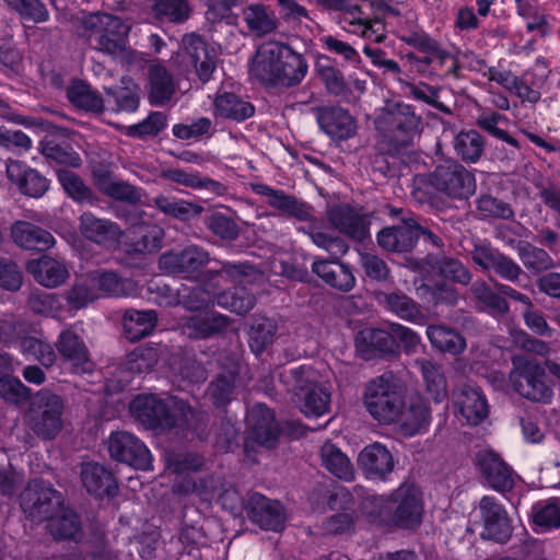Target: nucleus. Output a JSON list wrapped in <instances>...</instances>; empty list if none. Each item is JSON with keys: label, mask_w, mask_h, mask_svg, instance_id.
<instances>
[{"label": "nucleus", "mask_w": 560, "mask_h": 560, "mask_svg": "<svg viewBox=\"0 0 560 560\" xmlns=\"http://www.w3.org/2000/svg\"><path fill=\"white\" fill-rule=\"evenodd\" d=\"M130 412L145 427L165 431L176 427H190L196 411L186 402L172 400L168 407L155 395H139L130 402Z\"/></svg>", "instance_id": "nucleus-1"}, {"label": "nucleus", "mask_w": 560, "mask_h": 560, "mask_svg": "<svg viewBox=\"0 0 560 560\" xmlns=\"http://www.w3.org/2000/svg\"><path fill=\"white\" fill-rule=\"evenodd\" d=\"M404 398V387L390 372L369 381L363 394V402L368 412L374 420L384 424L395 422Z\"/></svg>", "instance_id": "nucleus-2"}, {"label": "nucleus", "mask_w": 560, "mask_h": 560, "mask_svg": "<svg viewBox=\"0 0 560 560\" xmlns=\"http://www.w3.org/2000/svg\"><path fill=\"white\" fill-rule=\"evenodd\" d=\"M375 505L381 508V521L389 520L401 528H416L423 516V498L420 489L411 483H402L387 498H376Z\"/></svg>", "instance_id": "nucleus-3"}, {"label": "nucleus", "mask_w": 560, "mask_h": 560, "mask_svg": "<svg viewBox=\"0 0 560 560\" xmlns=\"http://www.w3.org/2000/svg\"><path fill=\"white\" fill-rule=\"evenodd\" d=\"M84 25L90 31L94 48L109 56H118L127 50L131 25L108 13H94L86 16Z\"/></svg>", "instance_id": "nucleus-4"}, {"label": "nucleus", "mask_w": 560, "mask_h": 560, "mask_svg": "<svg viewBox=\"0 0 560 560\" xmlns=\"http://www.w3.org/2000/svg\"><path fill=\"white\" fill-rule=\"evenodd\" d=\"M63 401L60 396L40 392L33 400L27 424L42 439H54L62 429Z\"/></svg>", "instance_id": "nucleus-5"}, {"label": "nucleus", "mask_w": 560, "mask_h": 560, "mask_svg": "<svg viewBox=\"0 0 560 560\" xmlns=\"http://www.w3.org/2000/svg\"><path fill=\"white\" fill-rule=\"evenodd\" d=\"M419 125L420 118L410 105L404 103L386 104L375 118L376 128L398 145L410 143Z\"/></svg>", "instance_id": "nucleus-6"}, {"label": "nucleus", "mask_w": 560, "mask_h": 560, "mask_svg": "<svg viewBox=\"0 0 560 560\" xmlns=\"http://www.w3.org/2000/svg\"><path fill=\"white\" fill-rule=\"evenodd\" d=\"M513 366L514 387L522 396L538 402L551 400L552 390L545 382V369L539 362L518 355L513 359Z\"/></svg>", "instance_id": "nucleus-7"}, {"label": "nucleus", "mask_w": 560, "mask_h": 560, "mask_svg": "<svg viewBox=\"0 0 560 560\" xmlns=\"http://www.w3.org/2000/svg\"><path fill=\"white\" fill-rule=\"evenodd\" d=\"M182 50L174 57V62H178V73L187 75L194 69L200 81H209L215 70V61L206 42L196 34L185 35L182 39Z\"/></svg>", "instance_id": "nucleus-8"}, {"label": "nucleus", "mask_w": 560, "mask_h": 560, "mask_svg": "<svg viewBox=\"0 0 560 560\" xmlns=\"http://www.w3.org/2000/svg\"><path fill=\"white\" fill-rule=\"evenodd\" d=\"M431 184L436 190L456 199H466L476 190L474 175L453 160H447L435 167L431 175Z\"/></svg>", "instance_id": "nucleus-9"}, {"label": "nucleus", "mask_w": 560, "mask_h": 560, "mask_svg": "<svg viewBox=\"0 0 560 560\" xmlns=\"http://www.w3.org/2000/svg\"><path fill=\"white\" fill-rule=\"evenodd\" d=\"M20 501L26 517L36 523L45 522L62 503L60 493L42 480L31 481Z\"/></svg>", "instance_id": "nucleus-10"}, {"label": "nucleus", "mask_w": 560, "mask_h": 560, "mask_svg": "<svg viewBox=\"0 0 560 560\" xmlns=\"http://www.w3.org/2000/svg\"><path fill=\"white\" fill-rule=\"evenodd\" d=\"M294 378V387L305 390L301 402V411L307 417H320L329 410L330 392L323 385L315 383V372L310 366H299L290 370Z\"/></svg>", "instance_id": "nucleus-11"}, {"label": "nucleus", "mask_w": 560, "mask_h": 560, "mask_svg": "<svg viewBox=\"0 0 560 560\" xmlns=\"http://www.w3.org/2000/svg\"><path fill=\"white\" fill-rule=\"evenodd\" d=\"M108 451L117 462L141 470L151 468L152 457L149 448L132 433L113 432L108 438Z\"/></svg>", "instance_id": "nucleus-12"}, {"label": "nucleus", "mask_w": 560, "mask_h": 560, "mask_svg": "<svg viewBox=\"0 0 560 560\" xmlns=\"http://www.w3.org/2000/svg\"><path fill=\"white\" fill-rule=\"evenodd\" d=\"M369 3H348L341 11L339 23L346 32L360 36L373 43L384 42L385 25L377 19H371L366 13Z\"/></svg>", "instance_id": "nucleus-13"}, {"label": "nucleus", "mask_w": 560, "mask_h": 560, "mask_svg": "<svg viewBox=\"0 0 560 560\" xmlns=\"http://www.w3.org/2000/svg\"><path fill=\"white\" fill-rule=\"evenodd\" d=\"M329 223L346 236L363 241L370 234V217L361 207L336 205L327 210Z\"/></svg>", "instance_id": "nucleus-14"}, {"label": "nucleus", "mask_w": 560, "mask_h": 560, "mask_svg": "<svg viewBox=\"0 0 560 560\" xmlns=\"http://www.w3.org/2000/svg\"><path fill=\"white\" fill-rule=\"evenodd\" d=\"M209 260V254L206 250L190 245L180 252L164 253L159 259V266L166 273L190 278L205 267Z\"/></svg>", "instance_id": "nucleus-15"}, {"label": "nucleus", "mask_w": 560, "mask_h": 560, "mask_svg": "<svg viewBox=\"0 0 560 560\" xmlns=\"http://www.w3.org/2000/svg\"><path fill=\"white\" fill-rule=\"evenodd\" d=\"M479 510L485 525L482 537L497 542L508 541L512 527L504 506L495 498L486 495L480 500Z\"/></svg>", "instance_id": "nucleus-16"}, {"label": "nucleus", "mask_w": 560, "mask_h": 560, "mask_svg": "<svg viewBox=\"0 0 560 560\" xmlns=\"http://www.w3.org/2000/svg\"><path fill=\"white\" fill-rule=\"evenodd\" d=\"M283 44H262L249 65V75L264 85L276 86Z\"/></svg>", "instance_id": "nucleus-17"}, {"label": "nucleus", "mask_w": 560, "mask_h": 560, "mask_svg": "<svg viewBox=\"0 0 560 560\" xmlns=\"http://www.w3.org/2000/svg\"><path fill=\"white\" fill-rule=\"evenodd\" d=\"M427 234L433 238L431 232L422 231L420 226L412 220H405L402 224L396 226L384 228L377 234L378 245L388 252H409L416 244L420 233Z\"/></svg>", "instance_id": "nucleus-18"}, {"label": "nucleus", "mask_w": 560, "mask_h": 560, "mask_svg": "<svg viewBox=\"0 0 560 560\" xmlns=\"http://www.w3.org/2000/svg\"><path fill=\"white\" fill-rule=\"evenodd\" d=\"M431 422V411L425 400L418 395L402 400V406L394 423H397L404 435L412 436L424 432Z\"/></svg>", "instance_id": "nucleus-19"}, {"label": "nucleus", "mask_w": 560, "mask_h": 560, "mask_svg": "<svg viewBox=\"0 0 560 560\" xmlns=\"http://www.w3.org/2000/svg\"><path fill=\"white\" fill-rule=\"evenodd\" d=\"M79 230L86 240L106 247L117 246L122 237V232L117 223L97 218L89 211L80 215Z\"/></svg>", "instance_id": "nucleus-20"}, {"label": "nucleus", "mask_w": 560, "mask_h": 560, "mask_svg": "<svg viewBox=\"0 0 560 560\" xmlns=\"http://www.w3.org/2000/svg\"><path fill=\"white\" fill-rule=\"evenodd\" d=\"M358 465L368 478L383 480L394 470L395 460L385 445L375 442L359 453Z\"/></svg>", "instance_id": "nucleus-21"}, {"label": "nucleus", "mask_w": 560, "mask_h": 560, "mask_svg": "<svg viewBox=\"0 0 560 560\" xmlns=\"http://www.w3.org/2000/svg\"><path fill=\"white\" fill-rule=\"evenodd\" d=\"M477 463L481 475L492 489L504 492L513 488V472L495 453L491 451L479 452Z\"/></svg>", "instance_id": "nucleus-22"}, {"label": "nucleus", "mask_w": 560, "mask_h": 560, "mask_svg": "<svg viewBox=\"0 0 560 560\" xmlns=\"http://www.w3.org/2000/svg\"><path fill=\"white\" fill-rule=\"evenodd\" d=\"M7 175L23 194L30 197L39 198L48 189V180L23 162L9 160L7 162Z\"/></svg>", "instance_id": "nucleus-23"}, {"label": "nucleus", "mask_w": 560, "mask_h": 560, "mask_svg": "<svg viewBox=\"0 0 560 560\" xmlns=\"http://www.w3.org/2000/svg\"><path fill=\"white\" fill-rule=\"evenodd\" d=\"M361 335L370 340V343L376 348L385 349L387 340L393 338L402 343L405 350L410 353L415 352L420 345V336L412 329L398 323L388 325V331L383 329H366Z\"/></svg>", "instance_id": "nucleus-24"}, {"label": "nucleus", "mask_w": 560, "mask_h": 560, "mask_svg": "<svg viewBox=\"0 0 560 560\" xmlns=\"http://www.w3.org/2000/svg\"><path fill=\"white\" fill-rule=\"evenodd\" d=\"M26 270L37 283L46 288H57L69 277L66 265L47 255L30 260Z\"/></svg>", "instance_id": "nucleus-25"}, {"label": "nucleus", "mask_w": 560, "mask_h": 560, "mask_svg": "<svg viewBox=\"0 0 560 560\" xmlns=\"http://www.w3.org/2000/svg\"><path fill=\"white\" fill-rule=\"evenodd\" d=\"M58 353L71 362L75 372L89 370V351L82 338L72 327L63 329L55 343Z\"/></svg>", "instance_id": "nucleus-26"}, {"label": "nucleus", "mask_w": 560, "mask_h": 560, "mask_svg": "<svg viewBox=\"0 0 560 560\" xmlns=\"http://www.w3.org/2000/svg\"><path fill=\"white\" fill-rule=\"evenodd\" d=\"M455 406L470 424H478L488 416V404L479 388L464 385L454 394Z\"/></svg>", "instance_id": "nucleus-27"}, {"label": "nucleus", "mask_w": 560, "mask_h": 560, "mask_svg": "<svg viewBox=\"0 0 560 560\" xmlns=\"http://www.w3.org/2000/svg\"><path fill=\"white\" fill-rule=\"evenodd\" d=\"M319 127L331 138L348 139L355 132L350 114L340 107H323L317 112Z\"/></svg>", "instance_id": "nucleus-28"}, {"label": "nucleus", "mask_w": 560, "mask_h": 560, "mask_svg": "<svg viewBox=\"0 0 560 560\" xmlns=\"http://www.w3.org/2000/svg\"><path fill=\"white\" fill-rule=\"evenodd\" d=\"M312 270L328 285L340 291H350L354 287L355 278L351 269L337 259H317L313 262Z\"/></svg>", "instance_id": "nucleus-29"}, {"label": "nucleus", "mask_w": 560, "mask_h": 560, "mask_svg": "<svg viewBox=\"0 0 560 560\" xmlns=\"http://www.w3.org/2000/svg\"><path fill=\"white\" fill-rule=\"evenodd\" d=\"M212 114L217 118L243 121L254 115V106L234 93L219 91L213 98Z\"/></svg>", "instance_id": "nucleus-30"}, {"label": "nucleus", "mask_w": 560, "mask_h": 560, "mask_svg": "<svg viewBox=\"0 0 560 560\" xmlns=\"http://www.w3.org/2000/svg\"><path fill=\"white\" fill-rule=\"evenodd\" d=\"M250 518L264 529L278 532L283 528L285 514L279 502L258 497L254 499Z\"/></svg>", "instance_id": "nucleus-31"}, {"label": "nucleus", "mask_w": 560, "mask_h": 560, "mask_svg": "<svg viewBox=\"0 0 560 560\" xmlns=\"http://www.w3.org/2000/svg\"><path fill=\"white\" fill-rule=\"evenodd\" d=\"M81 480L90 493L95 495H113L117 485L113 474L97 463H85L81 469Z\"/></svg>", "instance_id": "nucleus-32"}, {"label": "nucleus", "mask_w": 560, "mask_h": 560, "mask_svg": "<svg viewBox=\"0 0 560 560\" xmlns=\"http://www.w3.org/2000/svg\"><path fill=\"white\" fill-rule=\"evenodd\" d=\"M11 233L14 242L25 249L44 250L55 244V238L48 231L28 222H16Z\"/></svg>", "instance_id": "nucleus-33"}, {"label": "nucleus", "mask_w": 560, "mask_h": 560, "mask_svg": "<svg viewBox=\"0 0 560 560\" xmlns=\"http://www.w3.org/2000/svg\"><path fill=\"white\" fill-rule=\"evenodd\" d=\"M378 301L388 312L404 320L416 324L424 320V315L419 304L402 292L381 293Z\"/></svg>", "instance_id": "nucleus-34"}, {"label": "nucleus", "mask_w": 560, "mask_h": 560, "mask_svg": "<svg viewBox=\"0 0 560 560\" xmlns=\"http://www.w3.org/2000/svg\"><path fill=\"white\" fill-rule=\"evenodd\" d=\"M307 68L302 55L283 45L276 85L289 88L299 84L305 78Z\"/></svg>", "instance_id": "nucleus-35"}, {"label": "nucleus", "mask_w": 560, "mask_h": 560, "mask_svg": "<svg viewBox=\"0 0 560 560\" xmlns=\"http://www.w3.org/2000/svg\"><path fill=\"white\" fill-rule=\"evenodd\" d=\"M149 84L150 102L156 106L164 105L171 101L176 91L173 75L161 63H154L150 67Z\"/></svg>", "instance_id": "nucleus-36"}, {"label": "nucleus", "mask_w": 560, "mask_h": 560, "mask_svg": "<svg viewBox=\"0 0 560 560\" xmlns=\"http://www.w3.org/2000/svg\"><path fill=\"white\" fill-rule=\"evenodd\" d=\"M229 326V318L214 312H205L191 316L183 325V332L190 338H205Z\"/></svg>", "instance_id": "nucleus-37"}, {"label": "nucleus", "mask_w": 560, "mask_h": 560, "mask_svg": "<svg viewBox=\"0 0 560 560\" xmlns=\"http://www.w3.org/2000/svg\"><path fill=\"white\" fill-rule=\"evenodd\" d=\"M93 281L90 273L79 277L65 292V300L71 311L85 308L100 299L98 291Z\"/></svg>", "instance_id": "nucleus-38"}, {"label": "nucleus", "mask_w": 560, "mask_h": 560, "mask_svg": "<svg viewBox=\"0 0 560 560\" xmlns=\"http://www.w3.org/2000/svg\"><path fill=\"white\" fill-rule=\"evenodd\" d=\"M156 320L158 315L154 311L128 310L122 318L125 335L131 341L140 340L153 331Z\"/></svg>", "instance_id": "nucleus-39"}, {"label": "nucleus", "mask_w": 560, "mask_h": 560, "mask_svg": "<svg viewBox=\"0 0 560 560\" xmlns=\"http://www.w3.org/2000/svg\"><path fill=\"white\" fill-rule=\"evenodd\" d=\"M427 337L433 348L454 355L460 354L466 348L464 337L444 325L428 326Z\"/></svg>", "instance_id": "nucleus-40"}, {"label": "nucleus", "mask_w": 560, "mask_h": 560, "mask_svg": "<svg viewBox=\"0 0 560 560\" xmlns=\"http://www.w3.org/2000/svg\"><path fill=\"white\" fill-rule=\"evenodd\" d=\"M46 522L48 530L56 539H74L80 533L77 514L65 508L62 503Z\"/></svg>", "instance_id": "nucleus-41"}, {"label": "nucleus", "mask_w": 560, "mask_h": 560, "mask_svg": "<svg viewBox=\"0 0 560 560\" xmlns=\"http://www.w3.org/2000/svg\"><path fill=\"white\" fill-rule=\"evenodd\" d=\"M320 457L326 469L337 478L346 481L354 479V469L350 459L335 444L325 443L320 450Z\"/></svg>", "instance_id": "nucleus-42"}, {"label": "nucleus", "mask_w": 560, "mask_h": 560, "mask_svg": "<svg viewBox=\"0 0 560 560\" xmlns=\"http://www.w3.org/2000/svg\"><path fill=\"white\" fill-rule=\"evenodd\" d=\"M67 96L74 106L84 110L93 113H102L104 110L102 96L82 81L73 82L67 89Z\"/></svg>", "instance_id": "nucleus-43"}, {"label": "nucleus", "mask_w": 560, "mask_h": 560, "mask_svg": "<svg viewBox=\"0 0 560 560\" xmlns=\"http://www.w3.org/2000/svg\"><path fill=\"white\" fill-rule=\"evenodd\" d=\"M402 40L423 52L433 54L434 58L440 61L441 65L450 63L447 73H455L458 69L457 60L450 52L440 48L438 43L423 33H412L408 36H404Z\"/></svg>", "instance_id": "nucleus-44"}, {"label": "nucleus", "mask_w": 560, "mask_h": 560, "mask_svg": "<svg viewBox=\"0 0 560 560\" xmlns=\"http://www.w3.org/2000/svg\"><path fill=\"white\" fill-rule=\"evenodd\" d=\"M152 205L163 213L183 221L190 220L202 212V207L197 203L183 199L168 198L163 195L154 197Z\"/></svg>", "instance_id": "nucleus-45"}, {"label": "nucleus", "mask_w": 560, "mask_h": 560, "mask_svg": "<svg viewBox=\"0 0 560 560\" xmlns=\"http://www.w3.org/2000/svg\"><path fill=\"white\" fill-rule=\"evenodd\" d=\"M416 364L421 371L427 392L435 401H441L447 395L446 380L438 365L429 360H417Z\"/></svg>", "instance_id": "nucleus-46"}, {"label": "nucleus", "mask_w": 560, "mask_h": 560, "mask_svg": "<svg viewBox=\"0 0 560 560\" xmlns=\"http://www.w3.org/2000/svg\"><path fill=\"white\" fill-rule=\"evenodd\" d=\"M483 147V139L476 130L462 131L454 141V149L457 155L468 163H476L480 159Z\"/></svg>", "instance_id": "nucleus-47"}, {"label": "nucleus", "mask_w": 560, "mask_h": 560, "mask_svg": "<svg viewBox=\"0 0 560 560\" xmlns=\"http://www.w3.org/2000/svg\"><path fill=\"white\" fill-rule=\"evenodd\" d=\"M244 20L247 27L258 36L273 32L277 20L273 13L261 4H252L244 10Z\"/></svg>", "instance_id": "nucleus-48"}, {"label": "nucleus", "mask_w": 560, "mask_h": 560, "mask_svg": "<svg viewBox=\"0 0 560 560\" xmlns=\"http://www.w3.org/2000/svg\"><path fill=\"white\" fill-rule=\"evenodd\" d=\"M254 295L245 287H236L233 292H223L215 298V303L238 315L248 313L255 305Z\"/></svg>", "instance_id": "nucleus-49"}, {"label": "nucleus", "mask_w": 560, "mask_h": 560, "mask_svg": "<svg viewBox=\"0 0 560 560\" xmlns=\"http://www.w3.org/2000/svg\"><path fill=\"white\" fill-rule=\"evenodd\" d=\"M268 205L281 213L301 221H307L312 218L310 207L306 203L299 201L293 196L284 194L282 190H278L272 195Z\"/></svg>", "instance_id": "nucleus-50"}, {"label": "nucleus", "mask_w": 560, "mask_h": 560, "mask_svg": "<svg viewBox=\"0 0 560 560\" xmlns=\"http://www.w3.org/2000/svg\"><path fill=\"white\" fill-rule=\"evenodd\" d=\"M58 179L66 190V192L73 200L80 203L93 205L96 201V197L92 190L85 186L83 180L70 171H59Z\"/></svg>", "instance_id": "nucleus-51"}, {"label": "nucleus", "mask_w": 560, "mask_h": 560, "mask_svg": "<svg viewBox=\"0 0 560 560\" xmlns=\"http://www.w3.org/2000/svg\"><path fill=\"white\" fill-rule=\"evenodd\" d=\"M95 282V288L98 291L100 298L102 295L126 296L129 294L131 283L127 280L120 279L114 272H92L90 273Z\"/></svg>", "instance_id": "nucleus-52"}, {"label": "nucleus", "mask_w": 560, "mask_h": 560, "mask_svg": "<svg viewBox=\"0 0 560 560\" xmlns=\"http://www.w3.org/2000/svg\"><path fill=\"white\" fill-rule=\"evenodd\" d=\"M255 412L261 415L262 422L253 425V438L260 445L272 447L277 440V425L272 415L264 405H258L256 409L253 410L250 418L254 417Z\"/></svg>", "instance_id": "nucleus-53"}, {"label": "nucleus", "mask_w": 560, "mask_h": 560, "mask_svg": "<svg viewBox=\"0 0 560 560\" xmlns=\"http://www.w3.org/2000/svg\"><path fill=\"white\" fill-rule=\"evenodd\" d=\"M533 522L540 532L560 527V508L553 501L536 503L533 506Z\"/></svg>", "instance_id": "nucleus-54"}, {"label": "nucleus", "mask_w": 560, "mask_h": 560, "mask_svg": "<svg viewBox=\"0 0 560 560\" xmlns=\"http://www.w3.org/2000/svg\"><path fill=\"white\" fill-rule=\"evenodd\" d=\"M153 12L163 21L183 22L188 19L190 9L185 0H155Z\"/></svg>", "instance_id": "nucleus-55"}, {"label": "nucleus", "mask_w": 560, "mask_h": 560, "mask_svg": "<svg viewBox=\"0 0 560 560\" xmlns=\"http://www.w3.org/2000/svg\"><path fill=\"white\" fill-rule=\"evenodd\" d=\"M32 311L38 314L61 318L63 305L60 298L54 293L38 292L33 293L28 300Z\"/></svg>", "instance_id": "nucleus-56"}, {"label": "nucleus", "mask_w": 560, "mask_h": 560, "mask_svg": "<svg viewBox=\"0 0 560 560\" xmlns=\"http://www.w3.org/2000/svg\"><path fill=\"white\" fill-rule=\"evenodd\" d=\"M97 185L102 192L119 201L135 203L138 202L141 197L139 190L136 187L124 182L104 178L100 179L97 182Z\"/></svg>", "instance_id": "nucleus-57"}, {"label": "nucleus", "mask_w": 560, "mask_h": 560, "mask_svg": "<svg viewBox=\"0 0 560 560\" xmlns=\"http://www.w3.org/2000/svg\"><path fill=\"white\" fill-rule=\"evenodd\" d=\"M276 325L269 318H259L252 326L249 335V346L256 353L261 352L273 340Z\"/></svg>", "instance_id": "nucleus-58"}, {"label": "nucleus", "mask_w": 560, "mask_h": 560, "mask_svg": "<svg viewBox=\"0 0 560 560\" xmlns=\"http://www.w3.org/2000/svg\"><path fill=\"white\" fill-rule=\"evenodd\" d=\"M471 291L476 299L480 301L483 307L494 315L504 314L508 312L506 301L492 292L491 289L483 281H477L472 284Z\"/></svg>", "instance_id": "nucleus-59"}, {"label": "nucleus", "mask_w": 560, "mask_h": 560, "mask_svg": "<svg viewBox=\"0 0 560 560\" xmlns=\"http://www.w3.org/2000/svg\"><path fill=\"white\" fill-rule=\"evenodd\" d=\"M23 20L42 23L48 20L49 13L39 0H4Z\"/></svg>", "instance_id": "nucleus-60"}, {"label": "nucleus", "mask_w": 560, "mask_h": 560, "mask_svg": "<svg viewBox=\"0 0 560 560\" xmlns=\"http://www.w3.org/2000/svg\"><path fill=\"white\" fill-rule=\"evenodd\" d=\"M529 72L516 75L515 84L510 89V93L514 94L522 103L536 104L541 98L540 86L538 80H529Z\"/></svg>", "instance_id": "nucleus-61"}, {"label": "nucleus", "mask_w": 560, "mask_h": 560, "mask_svg": "<svg viewBox=\"0 0 560 560\" xmlns=\"http://www.w3.org/2000/svg\"><path fill=\"white\" fill-rule=\"evenodd\" d=\"M236 374L229 372L220 375L209 387V396L215 406L225 405L231 400L233 389L236 387Z\"/></svg>", "instance_id": "nucleus-62"}, {"label": "nucleus", "mask_w": 560, "mask_h": 560, "mask_svg": "<svg viewBox=\"0 0 560 560\" xmlns=\"http://www.w3.org/2000/svg\"><path fill=\"white\" fill-rule=\"evenodd\" d=\"M158 362L156 351L152 348H137L127 357L126 366L130 373H144Z\"/></svg>", "instance_id": "nucleus-63"}, {"label": "nucleus", "mask_w": 560, "mask_h": 560, "mask_svg": "<svg viewBox=\"0 0 560 560\" xmlns=\"http://www.w3.org/2000/svg\"><path fill=\"white\" fill-rule=\"evenodd\" d=\"M0 396L9 402L19 405L30 397V389L18 378L5 375L0 377Z\"/></svg>", "instance_id": "nucleus-64"}]
</instances>
